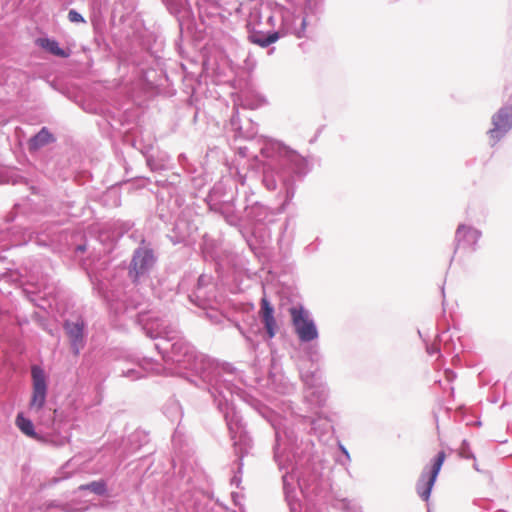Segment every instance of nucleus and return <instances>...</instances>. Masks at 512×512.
Returning <instances> with one entry per match:
<instances>
[{
  "label": "nucleus",
  "instance_id": "obj_1",
  "mask_svg": "<svg viewBox=\"0 0 512 512\" xmlns=\"http://www.w3.org/2000/svg\"><path fill=\"white\" fill-rule=\"evenodd\" d=\"M295 333L302 342H310L318 337V331L309 312L301 305L289 308Z\"/></svg>",
  "mask_w": 512,
  "mask_h": 512
},
{
  "label": "nucleus",
  "instance_id": "obj_2",
  "mask_svg": "<svg viewBox=\"0 0 512 512\" xmlns=\"http://www.w3.org/2000/svg\"><path fill=\"white\" fill-rule=\"evenodd\" d=\"M446 459V453L440 451L433 459L432 465L428 471L424 470L417 482L416 489L419 496L424 500L428 501L431 490L434 486L436 478L441 470V467Z\"/></svg>",
  "mask_w": 512,
  "mask_h": 512
},
{
  "label": "nucleus",
  "instance_id": "obj_3",
  "mask_svg": "<svg viewBox=\"0 0 512 512\" xmlns=\"http://www.w3.org/2000/svg\"><path fill=\"white\" fill-rule=\"evenodd\" d=\"M32 375V396L29 402V409L34 412H39L46 403L47 396V383L46 376L42 368L33 366L31 369Z\"/></svg>",
  "mask_w": 512,
  "mask_h": 512
},
{
  "label": "nucleus",
  "instance_id": "obj_4",
  "mask_svg": "<svg viewBox=\"0 0 512 512\" xmlns=\"http://www.w3.org/2000/svg\"><path fill=\"white\" fill-rule=\"evenodd\" d=\"M494 128L489 131L492 138H499L512 127V105L504 107L493 117Z\"/></svg>",
  "mask_w": 512,
  "mask_h": 512
},
{
  "label": "nucleus",
  "instance_id": "obj_5",
  "mask_svg": "<svg viewBox=\"0 0 512 512\" xmlns=\"http://www.w3.org/2000/svg\"><path fill=\"white\" fill-rule=\"evenodd\" d=\"M154 264L153 255L147 250H137L130 265V275L137 279Z\"/></svg>",
  "mask_w": 512,
  "mask_h": 512
},
{
  "label": "nucleus",
  "instance_id": "obj_6",
  "mask_svg": "<svg viewBox=\"0 0 512 512\" xmlns=\"http://www.w3.org/2000/svg\"><path fill=\"white\" fill-rule=\"evenodd\" d=\"M481 233L473 227L460 225L456 230V240L458 247H474L478 242Z\"/></svg>",
  "mask_w": 512,
  "mask_h": 512
},
{
  "label": "nucleus",
  "instance_id": "obj_7",
  "mask_svg": "<svg viewBox=\"0 0 512 512\" xmlns=\"http://www.w3.org/2000/svg\"><path fill=\"white\" fill-rule=\"evenodd\" d=\"M259 313L269 338H273L276 333V320L273 315L274 309L266 297L261 299V309Z\"/></svg>",
  "mask_w": 512,
  "mask_h": 512
},
{
  "label": "nucleus",
  "instance_id": "obj_8",
  "mask_svg": "<svg viewBox=\"0 0 512 512\" xmlns=\"http://www.w3.org/2000/svg\"><path fill=\"white\" fill-rule=\"evenodd\" d=\"M53 136L52 134L46 129L42 128L29 142V149L30 150H37L50 142H52Z\"/></svg>",
  "mask_w": 512,
  "mask_h": 512
},
{
  "label": "nucleus",
  "instance_id": "obj_9",
  "mask_svg": "<svg viewBox=\"0 0 512 512\" xmlns=\"http://www.w3.org/2000/svg\"><path fill=\"white\" fill-rule=\"evenodd\" d=\"M37 44L49 51L51 54L55 55V56H58V57H68L69 54L67 52H65L62 48L59 47V44L57 41L55 40H52V39H48V38H39L37 40Z\"/></svg>",
  "mask_w": 512,
  "mask_h": 512
},
{
  "label": "nucleus",
  "instance_id": "obj_10",
  "mask_svg": "<svg viewBox=\"0 0 512 512\" xmlns=\"http://www.w3.org/2000/svg\"><path fill=\"white\" fill-rule=\"evenodd\" d=\"M65 330L74 346H76L79 342H81L82 337H83V325L82 324L67 322L65 324Z\"/></svg>",
  "mask_w": 512,
  "mask_h": 512
},
{
  "label": "nucleus",
  "instance_id": "obj_11",
  "mask_svg": "<svg viewBox=\"0 0 512 512\" xmlns=\"http://www.w3.org/2000/svg\"><path fill=\"white\" fill-rule=\"evenodd\" d=\"M17 427L23 432L25 435L37 438V435L34 431V426L31 420L25 418L22 413H19L16 417L15 421Z\"/></svg>",
  "mask_w": 512,
  "mask_h": 512
},
{
  "label": "nucleus",
  "instance_id": "obj_12",
  "mask_svg": "<svg viewBox=\"0 0 512 512\" xmlns=\"http://www.w3.org/2000/svg\"><path fill=\"white\" fill-rule=\"evenodd\" d=\"M81 490H90L97 495H103L106 492V484L104 481H93L89 484L81 485Z\"/></svg>",
  "mask_w": 512,
  "mask_h": 512
},
{
  "label": "nucleus",
  "instance_id": "obj_13",
  "mask_svg": "<svg viewBox=\"0 0 512 512\" xmlns=\"http://www.w3.org/2000/svg\"><path fill=\"white\" fill-rule=\"evenodd\" d=\"M279 39V34L277 32L271 33L266 37H252V42L258 44L261 47H267L270 44L276 42Z\"/></svg>",
  "mask_w": 512,
  "mask_h": 512
},
{
  "label": "nucleus",
  "instance_id": "obj_14",
  "mask_svg": "<svg viewBox=\"0 0 512 512\" xmlns=\"http://www.w3.org/2000/svg\"><path fill=\"white\" fill-rule=\"evenodd\" d=\"M68 18L71 22H84L83 17L75 10H70Z\"/></svg>",
  "mask_w": 512,
  "mask_h": 512
},
{
  "label": "nucleus",
  "instance_id": "obj_15",
  "mask_svg": "<svg viewBox=\"0 0 512 512\" xmlns=\"http://www.w3.org/2000/svg\"><path fill=\"white\" fill-rule=\"evenodd\" d=\"M144 329L146 330L147 335H148L150 338H152V339H156V338H158V336H159V332H158V331H155V332H154V331H152V326H149V324H148V323H146V324H145Z\"/></svg>",
  "mask_w": 512,
  "mask_h": 512
}]
</instances>
